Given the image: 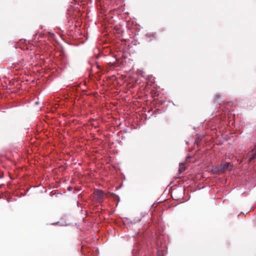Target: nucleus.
Listing matches in <instances>:
<instances>
[{
	"label": "nucleus",
	"instance_id": "20e7f679",
	"mask_svg": "<svg viewBox=\"0 0 256 256\" xmlns=\"http://www.w3.org/2000/svg\"><path fill=\"white\" fill-rule=\"evenodd\" d=\"M180 166V167L179 168V170L180 172V173H181L184 170V164L182 163Z\"/></svg>",
	"mask_w": 256,
	"mask_h": 256
},
{
	"label": "nucleus",
	"instance_id": "f257e3e1",
	"mask_svg": "<svg viewBox=\"0 0 256 256\" xmlns=\"http://www.w3.org/2000/svg\"><path fill=\"white\" fill-rule=\"evenodd\" d=\"M230 166H231L230 162L222 164L220 167L218 168L216 172L220 173L224 172L226 170H229Z\"/></svg>",
	"mask_w": 256,
	"mask_h": 256
},
{
	"label": "nucleus",
	"instance_id": "f03ea898",
	"mask_svg": "<svg viewBox=\"0 0 256 256\" xmlns=\"http://www.w3.org/2000/svg\"><path fill=\"white\" fill-rule=\"evenodd\" d=\"M94 194L98 198H101L104 196V192L100 190H97L94 192Z\"/></svg>",
	"mask_w": 256,
	"mask_h": 256
},
{
	"label": "nucleus",
	"instance_id": "7ed1b4c3",
	"mask_svg": "<svg viewBox=\"0 0 256 256\" xmlns=\"http://www.w3.org/2000/svg\"><path fill=\"white\" fill-rule=\"evenodd\" d=\"M256 158V152L252 150L251 153V156L249 158V162H252L254 159Z\"/></svg>",
	"mask_w": 256,
	"mask_h": 256
}]
</instances>
